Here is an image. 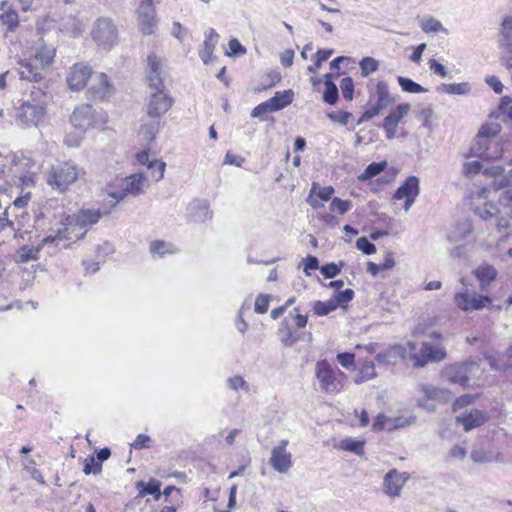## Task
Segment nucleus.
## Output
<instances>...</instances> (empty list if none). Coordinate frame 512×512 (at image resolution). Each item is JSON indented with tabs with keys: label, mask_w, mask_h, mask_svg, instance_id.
<instances>
[{
	"label": "nucleus",
	"mask_w": 512,
	"mask_h": 512,
	"mask_svg": "<svg viewBox=\"0 0 512 512\" xmlns=\"http://www.w3.org/2000/svg\"><path fill=\"white\" fill-rule=\"evenodd\" d=\"M55 57V49L46 45L41 46L33 58L19 63L18 73L22 80L39 82L44 78V70L49 67Z\"/></svg>",
	"instance_id": "obj_5"
},
{
	"label": "nucleus",
	"mask_w": 512,
	"mask_h": 512,
	"mask_svg": "<svg viewBox=\"0 0 512 512\" xmlns=\"http://www.w3.org/2000/svg\"><path fill=\"white\" fill-rule=\"evenodd\" d=\"M398 83L401 86L402 90L408 93H424L427 92V89L421 86L420 84L414 82L410 78L399 76Z\"/></svg>",
	"instance_id": "obj_40"
},
{
	"label": "nucleus",
	"mask_w": 512,
	"mask_h": 512,
	"mask_svg": "<svg viewBox=\"0 0 512 512\" xmlns=\"http://www.w3.org/2000/svg\"><path fill=\"white\" fill-rule=\"evenodd\" d=\"M0 10L2 12L0 16L1 21L3 24L8 25L9 30L13 31L19 23L17 12L6 1L1 3Z\"/></svg>",
	"instance_id": "obj_26"
},
{
	"label": "nucleus",
	"mask_w": 512,
	"mask_h": 512,
	"mask_svg": "<svg viewBox=\"0 0 512 512\" xmlns=\"http://www.w3.org/2000/svg\"><path fill=\"white\" fill-rule=\"evenodd\" d=\"M292 100L293 92L291 90H286L283 92H276L275 95L267 101L274 111H278L291 104Z\"/></svg>",
	"instance_id": "obj_28"
},
{
	"label": "nucleus",
	"mask_w": 512,
	"mask_h": 512,
	"mask_svg": "<svg viewBox=\"0 0 512 512\" xmlns=\"http://www.w3.org/2000/svg\"><path fill=\"white\" fill-rule=\"evenodd\" d=\"M325 91L323 93V100L327 104L334 105L338 100V88L330 80V74L325 75Z\"/></svg>",
	"instance_id": "obj_34"
},
{
	"label": "nucleus",
	"mask_w": 512,
	"mask_h": 512,
	"mask_svg": "<svg viewBox=\"0 0 512 512\" xmlns=\"http://www.w3.org/2000/svg\"><path fill=\"white\" fill-rule=\"evenodd\" d=\"M188 210L195 222H204L212 217L208 203L203 200L192 201L188 206Z\"/></svg>",
	"instance_id": "obj_24"
},
{
	"label": "nucleus",
	"mask_w": 512,
	"mask_h": 512,
	"mask_svg": "<svg viewBox=\"0 0 512 512\" xmlns=\"http://www.w3.org/2000/svg\"><path fill=\"white\" fill-rule=\"evenodd\" d=\"M499 132L500 125L497 123L483 125L471 146V155L484 160L500 158L503 153V148L500 145L498 137Z\"/></svg>",
	"instance_id": "obj_2"
},
{
	"label": "nucleus",
	"mask_w": 512,
	"mask_h": 512,
	"mask_svg": "<svg viewBox=\"0 0 512 512\" xmlns=\"http://www.w3.org/2000/svg\"><path fill=\"white\" fill-rule=\"evenodd\" d=\"M92 76V70L88 65L77 63L69 73L67 83L72 90H80L87 84L88 79Z\"/></svg>",
	"instance_id": "obj_21"
},
{
	"label": "nucleus",
	"mask_w": 512,
	"mask_h": 512,
	"mask_svg": "<svg viewBox=\"0 0 512 512\" xmlns=\"http://www.w3.org/2000/svg\"><path fill=\"white\" fill-rule=\"evenodd\" d=\"M138 22L140 31L143 35L153 33L155 27V9L152 0H144L138 9Z\"/></svg>",
	"instance_id": "obj_19"
},
{
	"label": "nucleus",
	"mask_w": 512,
	"mask_h": 512,
	"mask_svg": "<svg viewBox=\"0 0 512 512\" xmlns=\"http://www.w3.org/2000/svg\"><path fill=\"white\" fill-rule=\"evenodd\" d=\"M317 190V183L313 182L310 193L308 197L306 198V202L314 209L320 208L323 206L322 200H320L317 195L315 194Z\"/></svg>",
	"instance_id": "obj_56"
},
{
	"label": "nucleus",
	"mask_w": 512,
	"mask_h": 512,
	"mask_svg": "<svg viewBox=\"0 0 512 512\" xmlns=\"http://www.w3.org/2000/svg\"><path fill=\"white\" fill-rule=\"evenodd\" d=\"M351 117H352V114L350 112L340 111V112L328 113L329 119H331L334 122L341 123L343 125H346Z\"/></svg>",
	"instance_id": "obj_62"
},
{
	"label": "nucleus",
	"mask_w": 512,
	"mask_h": 512,
	"mask_svg": "<svg viewBox=\"0 0 512 512\" xmlns=\"http://www.w3.org/2000/svg\"><path fill=\"white\" fill-rule=\"evenodd\" d=\"M356 247L365 255H371L376 252V246L366 237H360L356 241Z\"/></svg>",
	"instance_id": "obj_48"
},
{
	"label": "nucleus",
	"mask_w": 512,
	"mask_h": 512,
	"mask_svg": "<svg viewBox=\"0 0 512 512\" xmlns=\"http://www.w3.org/2000/svg\"><path fill=\"white\" fill-rule=\"evenodd\" d=\"M228 386L233 390L243 389L244 391H248L249 387L246 381L241 376H234L228 379Z\"/></svg>",
	"instance_id": "obj_61"
},
{
	"label": "nucleus",
	"mask_w": 512,
	"mask_h": 512,
	"mask_svg": "<svg viewBox=\"0 0 512 512\" xmlns=\"http://www.w3.org/2000/svg\"><path fill=\"white\" fill-rule=\"evenodd\" d=\"M410 475L407 472H399L391 469L384 477L383 491L391 498L400 496L403 486L406 484Z\"/></svg>",
	"instance_id": "obj_16"
},
{
	"label": "nucleus",
	"mask_w": 512,
	"mask_h": 512,
	"mask_svg": "<svg viewBox=\"0 0 512 512\" xmlns=\"http://www.w3.org/2000/svg\"><path fill=\"white\" fill-rule=\"evenodd\" d=\"M394 418H395L394 427L396 429H401V428L411 426L416 422V417L412 416V415L409 417L398 416V417H394Z\"/></svg>",
	"instance_id": "obj_63"
},
{
	"label": "nucleus",
	"mask_w": 512,
	"mask_h": 512,
	"mask_svg": "<svg viewBox=\"0 0 512 512\" xmlns=\"http://www.w3.org/2000/svg\"><path fill=\"white\" fill-rule=\"evenodd\" d=\"M477 369L478 364L474 361L456 363L445 367L444 377L450 383L466 387L469 384L470 376L473 375Z\"/></svg>",
	"instance_id": "obj_10"
},
{
	"label": "nucleus",
	"mask_w": 512,
	"mask_h": 512,
	"mask_svg": "<svg viewBox=\"0 0 512 512\" xmlns=\"http://www.w3.org/2000/svg\"><path fill=\"white\" fill-rule=\"evenodd\" d=\"M407 349L403 346H395L389 351L378 353L376 355V361L379 364H391L393 363V358H395L396 355H400L402 357L406 356Z\"/></svg>",
	"instance_id": "obj_33"
},
{
	"label": "nucleus",
	"mask_w": 512,
	"mask_h": 512,
	"mask_svg": "<svg viewBox=\"0 0 512 512\" xmlns=\"http://www.w3.org/2000/svg\"><path fill=\"white\" fill-rule=\"evenodd\" d=\"M438 91H442L452 95H464L469 93L470 86L468 83L441 84Z\"/></svg>",
	"instance_id": "obj_35"
},
{
	"label": "nucleus",
	"mask_w": 512,
	"mask_h": 512,
	"mask_svg": "<svg viewBox=\"0 0 512 512\" xmlns=\"http://www.w3.org/2000/svg\"><path fill=\"white\" fill-rule=\"evenodd\" d=\"M500 62L508 70L512 69V43L500 42Z\"/></svg>",
	"instance_id": "obj_41"
},
{
	"label": "nucleus",
	"mask_w": 512,
	"mask_h": 512,
	"mask_svg": "<svg viewBox=\"0 0 512 512\" xmlns=\"http://www.w3.org/2000/svg\"><path fill=\"white\" fill-rule=\"evenodd\" d=\"M315 375L322 391L326 393L339 391V383L336 379L335 371L327 360H321L316 363Z\"/></svg>",
	"instance_id": "obj_13"
},
{
	"label": "nucleus",
	"mask_w": 512,
	"mask_h": 512,
	"mask_svg": "<svg viewBox=\"0 0 512 512\" xmlns=\"http://www.w3.org/2000/svg\"><path fill=\"white\" fill-rule=\"evenodd\" d=\"M337 309V301L333 298L328 301H316L313 305V311L318 316L328 315L330 312Z\"/></svg>",
	"instance_id": "obj_38"
},
{
	"label": "nucleus",
	"mask_w": 512,
	"mask_h": 512,
	"mask_svg": "<svg viewBox=\"0 0 512 512\" xmlns=\"http://www.w3.org/2000/svg\"><path fill=\"white\" fill-rule=\"evenodd\" d=\"M165 167L166 163L159 160H153L149 162L148 168L152 170V177L156 182L163 179Z\"/></svg>",
	"instance_id": "obj_45"
},
{
	"label": "nucleus",
	"mask_w": 512,
	"mask_h": 512,
	"mask_svg": "<svg viewBox=\"0 0 512 512\" xmlns=\"http://www.w3.org/2000/svg\"><path fill=\"white\" fill-rule=\"evenodd\" d=\"M432 115H433V109L431 106L423 107L416 112V117L420 121H422L423 126H425V127L431 126L430 119H431Z\"/></svg>",
	"instance_id": "obj_55"
},
{
	"label": "nucleus",
	"mask_w": 512,
	"mask_h": 512,
	"mask_svg": "<svg viewBox=\"0 0 512 512\" xmlns=\"http://www.w3.org/2000/svg\"><path fill=\"white\" fill-rule=\"evenodd\" d=\"M148 69L146 80L151 90L164 89L163 78L165 76L164 64L155 54L147 58Z\"/></svg>",
	"instance_id": "obj_15"
},
{
	"label": "nucleus",
	"mask_w": 512,
	"mask_h": 512,
	"mask_svg": "<svg viewBox=\"0 0 512 512\" xmlns=\"http://www.w3.org/2000/svg\"><path fill=\"white\" fill-rule=\"evenodd\" d=\"M420 180L416 176H409L406 178L404 183L398 187L396 190L394 197L396 199H404V209L405 211H408L410 207L415 202L417 196L420 192L419 187Z\"/></svg>",
	"instance_id": "obj_18"
},
{
	"label": "nucleus",
	"mask_w": 512,
	"mask_h": 512,
	"mask_svg": "<svg viewBox=\"0 0 512 512\" xmlns=\"http://www.w3.org/2000/svg\"><path fill=\"white\" fill-rule=\"evenodd\" d=\"M340 88L343 97L351 101L353 99V93H354V82L351 77H345L340 82Z\"/></svg>",
	"instance_id": "obj_46"
},
{
	"label": "nucleus",
	"mask_w": 512,
	"mask_h": 512,
	"mask_svg": "<svg viewBox=\"0 0 512 512\" xmlns=\"http://www.w3.org/2000/svg\"><path fill=\"white\" fill-rule=\"evenodd\" d=\"M160 486L161 484L157 480H150L148 483L138 482L136 484L140 496L154 495L156 500H159L161 497Z\"/></svg>",
	"instance_id": "obj_32"
},
{
	"label": "nucleus",
	"mask_w": 512,
	"mask_h": 512,
	"mask_svg": "<svg viewBox=\"0 0 512 512\" xmlns=\"http://www.w3.org/2000/svg\"><path fill=\"white\" fill-rule=\"evenodd\" d=\"M360 71L363 77H367L371 73L375 72L379 67V62L372 57H364L360 63Z\"/></svg>",
	"instance_id": "obj_43"
},
{
	"label": "nucleus",
	"mask_w": 512,
	"mask_h": 512,
	"mask_svg": "<svg viewBox=\"0 0 512 512\" xmlns=\"http://www.w3.org/2000/svg\"><path fill=\"white\" fill-rule=\"evenodd\" d=\"M362 380H370L376 376L375 365L372 361L365 362L360 370Z\"/></svg>",
	"instance_id": "obj_57"
},
{
	"label": "nucleus",
	"mask_w": 512,
	"mask_h": 512,
	"mask_svg": "<svg viewBox=\"0 0 512 512\" xmlns=\"http://www.w3.org/2000/svg\"><path fill=\"white\" fill-rule=\"evenodd\" d=\"M475 214L498 230L512 225V186L506 178L495 179L489 186L472 192Z\"/></svg>",
	"instance_id": "obj_1"
},
{
	"label": "nucleus",
	"mask_w": 512,
	"mask_h": 512,
	"mask_svg": "<svg viewBox=\"0 0 512 512\" xmlns=\"http://www.w3.org/2000/svg\"><path fill=\"white\" fill-rule=\"evenodd\" d=\"M147 182L145 175L141 173L132 174L122 180L121 189L111 191L108 195L117 202L123 200L126 196H138L143 193V187Z\"/></svg>",
	"instance_id": "obj_12"
},
{
	"label": "nucleus",
	"mask_w": 512,
	"mask_h": 512,
	"mask_svg": "<svg viewBox=\"0 0 512 512\" xmlns=\"http://www.w3.org/2000/svg\"><path fill=\"white\" fill-rule=\"evenodd\" d=\"M500 42L512 43V17L506 18L502 23Z\"/></svg>",
	"instance_id": "obj_49"
},
{
	"label": "nucleus",
	"mask_w": 512,
	"mask_h": 512,
	"mask_svg": "<svg viewBox=\"0 0 512 512\" xmlns=\"http://www.w3.org/2000/svg\"><path fill=\"white\" fill-rule=\"evenodd\" d=\"M101 468V463L96 462L95 459L91 457L89 459H86L83 471L87 475L90 473L98 474L100 473Z\"/></svg>",
	"instance_id": "obj_59"
},
{
	"label": "nucleus",
	"mask_w": 512,
	"mask_h": 512,
	"mask_svg": "<svg viewBox=\"0 0 512 512\" xmlns=\"http://www.w3.org/2000/svg\"><path fill=\"white\" fill-rule=\"evenodd\" d=\"M172 105L173 99L164 89L152 90L145 105L146 116L161 119L170 110Z\"/></svg>",
	"instance_id": "obj_9"
},
{
	"label": "nucleus",
	"mask_w": 512,
	"mask_h": 512,
	"mask_svg": "<svg viewBox=\"0 0 512 512\" xmlns=\"http://www.w3.org/2000/svg\"><path fill=\"white\" fill-rule=\"evenodd\" d=\"M44 114V107L39 103H23L17 110L16 120L24 125H36Z\"/></svg>",
	"instance_id": "obj_20"
},
{
	"label": "nucleus",
	"mask_w": 512,
	"mask_h": 512,
	"mask_svg": "<svg viewBox=\"0 0 512 512\" xmlns=\"http://www.w3.org/2000/svg\"><path fill=\"white\" fill-rule=\"evenodd\" d=\"M471 459L476 463H490L495 460V456L483 450H474L471 452Z\"/></svg>",
	"instance_id": "obj_52"
},
{
	"label": "nucleus",
	"mask_w": 512,
	"mask_h": 512,
	"mask_svg": "<svg viewBox=\"0 0 512 512\" xmlns=\"http://www.w3.org/2000/svg\"><path fill=\"white\" fill-rule=\"evenodd\" d=\"M288 440L282 439L273 447L269 463L279 473H286L292 466V455L287 451Z\"/></svg>",
	"instance_id": "obj_14"
},
{
	"label": "nucleus",
	"mask_w": 512,
	"mask_h": 512,
	"mask_svg": "<svg viewBox=\"0 0 512 512\" xmlns=\"http://www.w3.org/2000/svg\"><path fill=\"white\" fill-rule=\"evenodd\" d=\"M218 39L219 35L213 28H210L206 31L203 48L199 52V56L204 64H208L210 61H212L213 51L218 43Z\"/></svg>",
	"instance_id": "obj_23"
},
{
	"label": "nucleus",
	"mask_w": 512,
	"mask_h": 512,
	"mask_svg": "<svg viewBox=\"0 0 512 512\" xmlns=\"http://www.w3.org/2000/svg\"><path fill=\"white\" fill-rule=\"evenodd\" d=\"M374 84V80L371 79L368 84V89L370 91V101H372V97L375 96L376 99H392L390 97L388 85L384 81H378L375 83L374 88L375 91L372 93L371 86Z\"/></svg>",
	"instance_id": "obj_36"
},
{
	"label": "nucleus",
	"mask_w": 512,
	"mask_h": 512,
	"mask_svg": "<svg viewBox=\"0 0 512 512\" xmlns=\"http://www.w3.org/2000/svg\"><path fill=\"white\" fill-rule=\"evenodd\" d=\"M420 27L426 33L440 32V31L446 32V29L443 27L442 23L433 17H428V18L422 19L421 23H420Z\"/></svg>",
	"instance_id": "obj_42"
},
{
	"label": "nucleus",
	"mask_w": 512,
	"mask_h": 512,
	"mask_svg": "<svg viewBox=\"0 0 512 512\" xmlns=\"http://www.w3.org/2000/svg\"><path fill=\"white\" fill-rule=\"evenodd\" d=\"M149 120L144 121L140 127L139 135L148 143L152 142L160 129V118L148 117Z\"/></svg>",
	"instance_id": "obj_25"
},
{
	"label": "nucleus",
	"mask_w": 512,
	"mask_h": 512,
	"mask_svg": "<svg viewBox=\"0 0 512 512\" xmlns=\"http://www.w3.org/2000/svg\"><path fill=\"white\" fill-rule=\"evenodd\" d=\"M420 390L426 396L427 399H437L441 396L442 391L431 385H421Z\"/></svg>",
	"instance_id": "obj_60"
},
{
	"label": "nucleus",
	"mask_w": 512,
	"mask_h": 512,
	"mask_svg": "<svg viewBox=\"0 0 512 512\" xmlns=\"http://www.w3.org/2000/svg\"><path fill=\"white\" fill-rule=\"evenodd\" d=\"M387 166V162L386 161H382V162H373L371 164H369L366 169L364 170V172L358 177V179L360 181H367L375 176H377L378 174H380L382 171H384V169L386 168Z\"/></svg>",
	"instance_id": "obj_37"
},
{
	"label": "nucleus",
	"mask_w": 512,
	"mask_h": 512,
	"mask_svg": "<svg viewBox=\"0 0 512 512\" xmlns=\"http://www.w3.org/2000/svg\"><path fill=\"white\" fill-rule=\"evenodd\" d=\"M411 110V106L408 103L399 104L394 110H392L388 116L384 118V121L388 125L398 126L404 117L408 115Z\"/></svg>",
	"instance_id": "obj_29"
},
{
	"label": "nucleus",
	"mask_w": 512,
	"mask_h": 512,
	"mask_svg": "<svg viewBox=\"0 0 512 512\" xmlns=\"http://www.w3.org/2000/svg\"><path fill=\"white\" fill-rule=\"evenodd\" d=\"M269 295L260 294L257 296L255 301V312L258 314H264L269 308Z\"/></svg>",
	"instance_id": "obj_54"
},
{
	"label": "nucleus",
	"mask_w": 512,
	"mask_h": 512,
	"mask_svg": "<svg viewBox=\"0 0 512 512\" xmlns=\"http://www.w3.org/2000/svg\"><path fill=\"white\" fill-rule=\"evenodd\" d=\"M474 274L476 278L481 283V288L483 289L486 285H488L491 281H493L497 276L496 269L491 265H482L474 270Z\"/></svg>",
	"instance_id": "obj_30"
},
{
	"label": "nucleus",
	"mask_w": 512,
	"mask_h": 512,
	"mask_svg": "<svg viewBox=\"0 0 512 512\" xmlns=\"http://www.w3.org/2000/svg\"><path fill=\"white\" fill-rule=\"evenodd\" d=\"M339 447L345 451L362 455L364 452V441L345 438L341 440Z\"/></svg>",
	"instance_id": "obj_39"
},
{
	"label": "nucleus",
	"mask_w": 512,
	"mask_h": 512,
	"mask_svg": "<svg viewBox=\"0 0 512 512\" xmlns=\"http://www.w3.org/2000/svg\"><path fill=\"white\" fill-rule=\"evenodd\" d=\"M93 41L102 49L110 50L117 43L118 30L109 18H99L92 29Z\"/></svg>",
	"instance_id": "obj_8"
},
{
	"label": "nucleus",
	"mask_w": 512,
	"mask_h": 512,
	"mask_svg": "<svg viewBox=\"0 0 512 512\" xmlns=\"http://www.w3.org/2000/svg\"><path fill=\"white\" fill-rule=\"evenodd\" d=\"M456 419L458 423L463 425L465 431H470L484 424L487 418L482 411L473 409L470 412L458 415Z\"/></svg>",
	"instance_id": "obj_22"
},
{
	"label": "nucleus",
	"mask_w": 512,
	"mask_h": 512,
	"mask_svg": "<svg viewBox=\"0 0 512 512\" xmlns=\"http://www.w3.org/2000/svg\"><path fill=\"white\" fill-rule=\"evenodd\" d=\"M411 359L413 360L414 367H424L427 363H437L446 358V351L444 348L434 346L428 342H423L419 351H416V344L408 342L406 347Z\"/></svg>",
	"instance_id": "obj_7"
},
{
	"label": "nucleus",
	"mask_w": 512,
	"mask_h": 512,
	"mask_svg": "<svg viewBox=\"0 0 512 512\" xmlns=\"http://www.w3.org/2000/svg\"><path fill=\"white\" fill-rule=\"evenodd\" d=\"M39 252L40 247L39 246H28L24 245L20 247L14 256L16 263H27L29 261H35L39 259Z\"/></svg>",
	"instance_id": "obj_27"
},
{
	"label": "nucleus",
	"mask_w": 512,
	"mask_h": 512,
	"mask_svg": "<svg viewBox=\"0 0 512 512\" xmlns=\"http://www.w3.org/2000/svg\"><path fill=\"white\" fill-rule=\"evenodd\" d=\"M336 358L340 365L346 369L354 365V354L352 353H339Z\"/></svg>",
	"instance_id": "obj_64"
},
{
	"label": "nucleus",
	"mask_w": 512,
	"mask_h": 512,
	"mask_svg": "<svg viewBox=\"0 0 512 512\" xmlns=\"http://www.w3.org/2000/svg\"><path fill=\"white\" fill-rule=\"evenodd\" d=\"M172 247L171 244L166 243L165 241H154L150 245V251L152 254L164 255L166 253H172L173 251L170 249Z\"/></svg>",
	"instance_id": "obj_47"
},
{
	"label": "nucleus",
	"mask_w": 512,
	"mask_h": 512,
	"mask_svg": "<svg viewBox=\"0 0 512 512\" xmlns=\"http://www.w3.org/2000/svg\"><path fill=\"white\" fill-rule=\"evenodd\" d=\"M107 114L100 110H94L90 105L85 104L77 107L71 116V123L77 130V137L67 136L65 143L68 146H78L85 131L90 127H102L107 123Z\"/></svg>",
	"instance_id": "obj_3"
},
{
	"label": "nucleus",
	"mask_w": 512,
	"mask_h": 512,
	"mask_svg": "<svg viewBox=\"0 0 512 512\" xmlns=\"http://www.w3.org/2000/svg\"><path fill=\"white\" fill-rule=\"evenodd\" d=\"M454 302L460 310L468 312L481 310L491 303V298L465 288L455 294Z\"/></svg>",
	"instance_id": "obj_11"
},
{
	"label": "nucleus",
	"mask_w": 512,
	"mask_h": 512,
	"mask_svg": "<svg viewBox=\"0 0 512 512\" xmlns=\"http://www.w3.org/2000/svg\"><path fill=\"white\" fill-rule=\"evenodd\" d=\"M354 297V291L352 289H345L343 291H338L335 296L333 297V300L337 301V307L338 306H344L348 302H350Z\"/></svg>",
	"instance_id": "obj_53"
},
{
	"label": "nucleus",
	"mask_w": 512,
	"mask_h": 512,
	"mask_svg": "<svg viewBox=\"0 0 512 512\" xmlns=\"http://www.w3.org/2000/svg\"><path fill=\"white\" fill-rule=\"evenodd\" d=\"M351 206V201L342 200L340 198H334L330 203V209L333 211L336 210L339 214H345Z\"/></svg>",
	"instance_id": "obj_51"
},
{
	"label": "nucleus",
	"mask_w": 512,
	"mask_h": 512,
	"mask_svg": "<svg viewBox=\"0 0 512 512\" xmlns=\"http://www.w3.org/2000/svg\"><path fill=\"white\" fill-rule=\"evenodd\" d=\"M102 215L103 212L99 208L80 209L73 214H64L60 224L65 227L71 239L80 240L99 222Z\"/></svg>",
	"instance_id": "obj_4"
},
{
	"label": "nucleus",
	"mask_w": 512,
	"mask_h": 512,
	"mask_svg": "<svg viewBox=\"0 0 512 512\" xmlns=\"http://www.w3.org/2000/svg\"><path fill=\"white\" fill-rule=\"evenodd\" d=\"M114 88L104 73H97L92 77L88 88V98L92 100H105L113 95Z\"/></svg>",
	"instance_id": "obj_17"
},
{
	"label": "nucleus",
	"mask_w": 512,
	"mask_h": 512,
	"mask_svg": "<svg viewBox=\"0 0 512 512\" xmlns=\"http://www.w3.org/2000/svg\"><path fill=\"white\" fill-rule=\"evenodd\" d=\"M23 470L27 472L31 478L36 480L40 485H46L41 472L35 467V461L33 459H28V463L24 465Z\"/></svg>",
	"instance_id": "obj_44"
},
{
	"label": "nucleus",
	"mask_w": 512,
	"mask_h": 512,
	"mask_svg": "<svg viewBox=\"0 0 512 512\" xmlns=\"http://www.w3.org/2000/svg\"><path fill=\"white\" fill-rule=\"evenodd\" d=\"M83 169L72 161L62 162L51 167L47 177V183L54 189L65 192L70 185L75 183Z\"/></svg>",
	"instance_id": "obj_6"
},
{
	"label": "nucleus",
	"mask_w": 512,
	"mask_h": 512,
	"mask_svg": "<svg viewBox=\"0 0 512 512\" xmlns=\"http://www.w3.org/2000/svg\"><path fill=\"white\" fill-rule=\"evenodd\" d=\"M70 235L68 234V232H66V229L64 226H62L61 228H58L54 234H51V235H48L46 237H44L41 242L38 244V246L40 247V250L44 247V246H50V245H53L55 247L58 246V243L60 241H64V240H70Z\"/></svg>",
	"instance_id": "obj_31"
},
{
	"label": "nucleus",
	"mask_w": 512,
	"mask_h": 512,
	"mask_svg": "<svg viewBox=\"0 0 512 512\" xmlns=\"http://www.w3.org/2000/svg\"><path fill=\"white\" fill-rule=\"evenodd\" d=\"M343 265H344L343 262H340V266L336 265L335 263H329V264H326V265L322 266L320 271H321V274L325 278L331 279V278H334L335 276H337L340 273L341 267Z\"/></svg>",
	"instance_id": "obj_50"
},
{
	"label": "nucleus",
	"mask_w": 512,
	"mask_h": 512,
	"mask_svg": "<svg viewBox=\"0 0 512 512\" xmlns=\"http://www.w3.org/2000/svg\"><path fill=\"white\" fill-rule=\"evenodd\" d=\"M269 112H275L274 109H272V106L269 104L268 101H265L259 105H257L251 112L252 117L261 118L263 115Z\"/></svg>",
	"instance_id": "obj_58"
}]
</instances>
